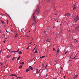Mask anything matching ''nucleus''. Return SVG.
<instances>
[{"label": "nucleus", "instance_id": "nucleus-60", "mask_svg": "<svg viewBox=\"0 0 79 79\" xmlns=\"http://www.w3.org/2000/svg\"><path fill=\"white\" fill-rule=\"evenodd\" d=\"M69 79H71V78H70Z\"/></svg>", "mask_w": 79, "mask_h": 79}, {"label": "nucleus", "instance_id": "nucleus-17", "mask_svg": "<svg viewBox=\"0 0 79 79\" xmlns=\"http://www.w3.org/2000/svg\"><path fill=\"white\" fill-rule=\"evenodd\" d=\"M44 57H45V56H42V57H40V58H41V59H42V58H44Z\"/></svg>", "mask_w": 79, "mask_h": 79}, {"label": "nucleus", "instance_id": "nucleus-48", "mask_svg": "<svg viewBox=\"0 0 79 79\" xmlns=\"http://www.w3.org/2000/svg\"><path fill=\"white\" fill-rule=\"evenodd\" d=\"M55 15H57V14H55Z\"/></svg>", "mask_w": 79, "mask_h": 79}, {"label": "nucleus", "instance_id": "nucleus-36", "mask_svg": "<svg viewBox=\"0 0 79 79\" xmlns=\"http://www.w3.org/2000/svg\"><path fill=\"white\" fill-rule=\"evenodd\" d=\"M47 2H50V0H47Z\"/></svg>", "mask_w": 79, "mask_h": 79}, {"label": "nucleus", "instance_id": "nucleus-24", "mask_svg": "<svg viewBox=\"0 0 79 79\" xmlns=\"http://www.w3.org/2000/svg\"><path fill=\"white\" fill-rule=\"evenodd\" d=\"M18 78H19V79H21V78H22L20 77H18Z\"/></svg>", "mask_w": 79, "mask_h": 79}, {"label": "nucleus", "instance_id": "nucleus-16", "mask_svg": "<svg viewBox=\"0 0 79 79\" xmlns=\"http://www.w3.org/2000/svg\"><path fill=\"white\" fill-rule=\"evenodd\" d=\"M6 15H7V16H8L9 17V18H10V19H11V18L10 16H9V15H8L7 14H6Z\"/></svg>", "mask_w": 79, "mask_h": 79}, {"label": "nucleus", "instance_id": "nucleus-8", "mask_svg": "<svg viewBox=\"0 0 79 79\" xmlns=\"http://www.w3.org/2000/svg\"><path fill=\"white\" fill-rule=\"evenodd\" d=\"M24 62H20V64L21 65L24 64Z\"/></svg>", "mask_w": 79, "mask_h": 79}, {"label": "nucleus", "instance_id": "nucleus-21", "mask_svg": "<svg viewBox=\"0 0 79 79\" xmlns=\"http://www.w3.org/2000/svg\"><path fill=\"white\" fill-rule=\"evenodd\" d=\"M29 47H30V46H29L27 48H26V50H28L29 48Z\"/></svg>", "mask_w": 79, "mask_h": 79}, {"label": "nucleus", "instance_id": "nucleus-42", "mask_svg": "<svg viewBox=\"0 0 79 79\" xmlns=\"http://www.w3.org/2000/svg\"><path fill=\"white\" fill-rule=\"evenodd\" d=\"M77 58H79V57L78 58H76L75 59H76V60H77Z\"/></svg>", "mask_w": 79, "mask_h": 79}, {"label": "nucleus", "instance_id": "nucleus-1", "mask_svg": "<svg viewBox=\"0 0 79 79\" xmlns=\"http://www.w3.org/2000/svg\"><path fill=\"white\" fill-rule=\"evenodd\" d=\"M40 12V8H38L35 11L33 14V20L34 21L35 23H37V22L36 21V19L35 18V16H34V15L35 14V13H39Z\"/></svg>", "mask_w": 79, "mask_h": 79}, {"label": "nucleus", "instance_id": "nucleus-47", "mask_svg": "<svg viewBox=\"0 0 79 79\" xmlns=\"http://www.w3.org/2000/svg\"><path fill=\"white\" fill-rule=\"evenodd\" d=\"M3 35H2V37H3Z\"/></svg>", "mask_w": 79, "mask_h": 79}, {"label": "nucleus", "instance_id": "nucleus-55", "mask_svg": "<svg viewBox=\"0 0 79 79\" xmlns=\"http://www.w3.org/2000/svg\"><path fill=\"white\" fill-rule=\"evenodd\" d=\"M54 27H53V28H54Z\"/></svg>", "mask_w": 79, "mask_h": 79}, {"label": "nucleus", "instance_id": "nucleus-11", "mask_svg": "<svg viewBox=\"0 0 79 79\" xmlns=\"http://www.w3.org/2000/svg\"><path fill=\"white\" fill-rule=\"evenodd\" d=\"M23 68V65H20L19 66V69H21Z\"/></svg>", "mask_w": 79, "mask_h": 79}, {"label": "nucleus", "instance_id": "nucleus-37", "mask_svg": "<svg viewBox=\"0 0 79 79\" xmlns=\"http://www.w3.org/2000/svg\"><path fill=\"white\" fill-rule=\"evenodd\" d=\"M40 70L38 72V73H39V72H40Z\"/></svg>", "mask_w": 79, "mask_h": 79}, {"label": "nucleus", "instance_id": "nucleus-44", "mask_svg": "<svg viewBox=\"0 0 79 79\" xmlns=\"http://www.w3.org/2000/svg\"><path fill=\"white\" fill-rule=\"evenodd\" d=\"M61 69H63V67H61Z\"/></svg>", "mask_w": 79, "mask_h": 79}, {"label": "nucleus", "instance_id": "nucleus-26", "mask_svg": "<svg viewBox=\"0 0 79 79\" xmlns=\"http://www.w3.org/2000/svg\"><path fill=\"white\" fill-rule=\"evenodd\" d=\"M68 51H67L65 52V54H66L67 53H68Z\"/></svg>", "mask_w": 79, "mask_h": 79}, {"label": "nucleus", "instance_id": "nucleus-10", "mask_svg": "<svg viewBox=\"0 0 79 79\" xmlns=\"http://www.w3.org/2000/svg\"><path fill=\"white\" fill-rule=\"evenodd\" d=\"M77 76H78V75H75V77H74L73 78L76 79V77H77Z\"/></svg>", "mask_w": 79, "mask_h": 79}, {"label": "nucleus", "instance_id": "nucleus-43", "mask_svg": "<svg viewBox=\"0 0 79 79\" xmlns=\"http://www.w3.org/2000/svg\"><path fill=\"white\" fill-rule=\"evenodd\" d=\"M47 74H46V77H47Z\"/></svg>", "mask_w": 79, "mask_h": 79}, {"label": "nucleus", "instance_id": "nucleus-9", "mask_svg": "<svg viewBox=\"0 0 79 79\" xmlns=\"http://www.w3.org/2000/svg\"><path fill=\"white\" fill-rule=\"evenodd\" d=\"M19 50L18 49L17 51H16L15 52L13 51V52H14V53H15V52H19Z\"/></svg>", "mask_w": 79, "mask_h": 79}, {"label": "nucleus", "instance_id": "nucleus-3", "mask_svg": "<svg viewBox=\"0 0 79 79\" xmlns=\"http://www.w3.org/2000/svg\"><path fill=\"white\" fill-rule=\"evenodd\" d=\"M77 20H79V17H78V18H76L74 19V22H75V23H76Z\"/></svg>", "mask_w": 79, "mask_h": 79}, {"label": "nucleus", "instance_id": "nucleus-41", "mask_svg": "<svg viewBox=\"0 0 79 79\" xmlns=\"http://www.w3.org/2000/svg\"><path fill=\"white\" fill-rule=\"evenodd\" d=\"M14 58L15 59V58H16V57H14Z\"/></svg>", "mask_w": 79, "mask_h": 79}, {"label": "nucleus", "instance_id": "nucleus-14", "mask_svg": "<svg viewBox=\"0 0 79 79\" xmlns=\"http://www.w3.org/2000/svg\"><path fill=\"white\" fill-rule=\"evenodd\" d=\"M59 50H60V48H59L58 49L57 51V53H58V54L59 53Z\"/></svg>", "mask_w": 79, "mask_h": 79}, {"label": "nucleus", "instance_id": "nucleus-18", "mask_svg": "<svg viewBox=\"0 0 79 79\" xmlns=\"http://www.w3.org/2000/svg\"><path fill=\"white\" fill-rule=\"evenodd\" d=\"M35 53H37V50H36L35 52H34Z\"/></svg>", "mask_w": 79, "mask_h": 79}, {"label": "nucleus", "instance_id": "nucleus-7", "mask_svg": "<svg viewBox=\"0 0 79 79\" xmlns=\"http://www.w3.org/2000/svg\"><path fill=\"white\" fill-rule=\"evenodd\" d=\"M29 68L30 69H31V70H33V68H32V67L31 66H29Z\"/></svg>", "mask_w": 79, "mask_h": 79}, {"label": "nucleus", "instance_id": "nucleus-59", "mask_svg": "<svg viewBox=\"0 0 79 79\" xmlns=\"http://www.w3.org/2000/svg\"><path fill=\"white\" fill-rule=\"evenodd\" d=\"M74 40H76V39H74Z\"/></svg>", "mask_w": 79, "mask_h": 79}, {"label": "nucleus", "instance_id": "nucleus-19", "mask_svg": "<svg viewBox=\"0 0 79 79\" xmlns=\"http://www.w3.org/2000/svg\"><path fill=\"white\" fill-rule=\"evenodd\" d=\"M19 54H21V53H22V52H21V51H19Z\"/></svg>", "mask_w": 79, "mask_h": 79}, {"label": "nucleus", "instance_id": "nucleus-61", "mask_svg": "<svg viewBox=\"0 0 79 79\" xmlns=\"http://www.w3.org/2000/svg\"><path fill=\"white\" fill-rule=\"evenodd\" d=\"M60 73H61V71H60Z\"/></svg>", "mask_w": 79, "mask_h": 79}, {"label": "nucleus", "instance_id": "nucleus-2", "mask_svg": "<svg viewBox=\"0 0 79 79\" xmlns=\"http://www.w3.org/2000/svg\"><path fill=\"white\" fill-rule=\"evenodd\" d=\"M64 15L66 16V17H68V18H69V17H70V16H71L70 14L68 13H66Z\"/></svg>", "mask_w": 79, "mask_h": 79}, {"label": "nucleus", "instance_id": "nucleus-64", "mask_svg": "<svg viewBox=\"0 0 79 79\" xmlns=\"http://www.w3.org/2000/svg\"><path fill=\"white\" fill-rule=\"evenodd\" d=\"M78 47H79V46H78Z\"/></svg>", "mask_w": 79, "mask_h": 79}, {"label": "nucleus", "instance_id": "nucleus-40", "mask_svg": "<svg viewBox=\"0 0 79 79\" xmlns=\"http://www.w3.org/2000/svg\"><path fill=\"white\" fill-rule=\"evenodd\" d=\"M68 31H69H69H70V30L69 29H68Z\"/></svg>", "mask_w": 79, "mask_h": 79}, {"label": "nucleus", "instance_id": "nucleus-35", "mask_svg": "<svg viewBox=\"0 0 79 79\" xmlns=\"http://www.w3.org/2000/svg\"><path fill=\"white\" fill-rule=\"evenodd\" d=\"M7 24H8V20H7Z\"/></svg>", "mask_w": 79, "mask_h": 79}, {"label": "nucleus", "instance_id": "nucleus-62", "mask_svg": "<svg viewBox=\"0 0 79 79\" xmlns=\"http://www.w3.org/2000/svg\"><path fill=\"white\" fill-rule=\"evenodd\" d=\"M3 37H4L3 36V37H2V38H3Z\"/></svg>", "mask_w": 79, "mask_h": 79}, {"label": "nucleus", "instance_id": "nucleus-54", "mask_svg": "<svg viewBox=\"0 0 79 79\" xmlns=\"http://www.w3.org/2000/svg\"><path fill=\"white\" fill-rule=\"evenodd\" d=\"M31 32V31H29V32Z\"/></svg>", "mask_w": 79, "mask_h": 79}, {"label": "nucleus", "instance_id": "nucleus-46", "mask_svg": "<svg viewBox=\"0 0 79 79\" xmlns=\"http://www.w3.org/2000/svg\"><path fill=\"white\" fill-rule=\"evenodd\" d=\"M5 39H7V38H5Z\"/></svg>", "mask_w": 79, "mask_h": 79}, {"label": "nucleus", "instance_id": "nucleus-32", "mask_svg": "<svg viewBox=\"0 0 79 79\" xmlns=\"http://www.w3.org/2000/svg\"><path fill=\"white\" fill-rule=\"evenodd\" d=\"M75 29H78V28L77 27H76L75 28Z\"/></svg>", "mask_w": 79, "mask_h": 79}, {"label": "nucleus", "instance_id": "nucleus-39", "mask_svg": "<svg viewBox=\"0 0 79 79\" xmlns=\"http://www.w3.org/2000/svg\"><path fill=\"white\" fill-rule=\"evenodd\" d=\"M32 43V42H31V43H29V44H31Z\"/></svg>", "mask_w": 79, "mask_h": 79}, {"label": "nucleus", "instance_id": "nucleus-34", "mask_svg": "<svg viewBox=\"0 0 79 79\" xmlns=\"http://www.w3.org/2000/svg\"><path fill=\"white\" fill-rule=\"evenodd\" d=\"M53 51H55V48H53Z\"/></svg>", "mask_w": 79, "mask_h": 79}, {"label": "nucleus", "instance_id": "nucleus-63", "mask_svg": "<svg viewBox=\"0 0 79 79\" xmlns=\"http://www.w3.org/2000/svg\"><path fill=\"white\" fill-rule=\"evenodd\" d=\"M32 40H31V41H32Z\"/></svg>", "mask_w": 79, "mask_h": 79}, {"label": "nucleus", "instance_id": "nucleus-25", "mask_svg": "<svg viewBox=\"0 0 79 79\" xmlns=\"http://www.w3.org/2000/svg\"><path fill=\"white\" fill-rule=\"evenodd\" d=\"M7 50H8V51H11V49H7Z\"/></svg>", "mask_w": 79, "mask_h": 79}, {"label": "nucleus", "instance_id": "nucleus-53", "mask_svg": "<svg viewBox=\"0 0 79 79\" xmlns=\"http://www.w3.org/2000/svg\"><path fill=\"white\" fill-rule=\"evenodd\" d=\"M28 45H29L30 44H29H29H27Z\"/></svg>", "mask_w": 79, "mask_h": 79}, {"label": "nucleus", "instance_id": "nucleus-51", "mask_svg": "<svg viewBox=\"0 0 79 79\" xmlns=\"http://www.w3.org/2000/svg\"><path fill=\"white\" fill-rule=\"evenodd\" d=\"M47 65H46V67H47Z\"/></svg>", "mask_w": 79, "mask_h": 79}, {"label": "nucleus", "instance_id": "nucleus-4", "mask_svg": "<svg viewBox=\"0 0 79 79\" xmlns=\"http://www.w3.org/2000/svg\"><path fill=\"white\" fill-rule=\"evenodd\" d=\"M10 76H15V77H17V75H16L15 74H12L10 75Z\"/></svg>", "mask_w": 79, "mask_h": 79}, {"label": "nucleus", "instance_id": "nucleus-13", "mask_svg": "<svg viewBox=\"0 0 79 79\" xmlns=\"http://www.w3.org/2000/svg\"><path fill=\"white\" fill-rule=\"evenodd\" d=\"M20 58V56H19L17 59V61H18L19 60Z\"/></svg>", "mask_w": 79, "mask_h": 79}, {"label": "nucleus", "instance_id": "nucleus-12", "mask_svg": "<svg viewBox=\"0 0 79 79\" xmlns=\"http://www.w3.org/2000/svg\"><path fill=\"white\" fill-rule=\"evenodd\" d=\"M49 40V39H47V40H46V42H50V41H48Z\"/></svg>", "mask_w": 79, "mask_h": 79}, {"label": "nucleus", "instance_id": "nucleus-22", "mask_svg": "<svg viewBox=\"0 0 79 79\" xmlns=\"http://www.w3.org/2000/svg\"><path fill=\"white\" fill-rule=\"evenodd\" d=\"M10 56H6V58H10Z\"/></svg>", "mask_w": 79, "mask_h": 79}, {"label": "nucleus", "instance_id": "nucleus-29", "mask_svg": "<svg viewBox=\"0 0 79 79\" xmlns=\"http://www.w3.org/2000/svg\"><path fill=\"white\" fill-rule=\"evenodd\" d=\"M6 32H8V33H10V32L9 31H7V30H6Z\"/></svg>", "mask_w": 79, "mask_h": 79}, {"label": "nucleus", "instance_id": "nucleus-27", "mask_svg": "<svg viewBox=\"0 0 79 79\" xmlns=\"http://www.w3.org/2000/svg\"><path fill=\"white\" fill-rule=\"evenodd\" d=\"M38 69H36V72H37V73H38Z\"/></svg>", "mask_w": 79, "mask_h": 79}, {"label": "nucleus", "instance_id": "nucleus-33", "mask_svg": "<svg viewBox=\"0 0 79 79\" xmlns=\"http://www.w3.org/2000/svg\"><path fill=\"white\" fill-rule=\"evenodd\" d=\"M76 56H75L73 58V59H74V58H76Z\"/></svg>", "mask_w": 79, "mask_h": 79}, {"label": "nucleus", "instance_id": "nucleus-5", "mask_svg": "<svg viewBox=\"0 0 79 79\" xmlns=\"http://www.w3.org/2000/svg\"><path fill=\"white\" fill-rule=\"evenodd\" d=\"M77 8V6H76V4H75L74 5V7L73 8V10H75V9H76Z\"/></svg>", "mask_w": 79, "mask_h": 79}, {"label": "nucleus", "instance_id": "nucleus-57", "mask_svg": "<svg viewBox=\"0 0 79 79\" xmlns=\"http://www.w3.org/2000/svg\"><path fill=\"white\" fill-rule=\"evenodd\" d=\"M69 61H71V60H69Z\"/></svg>", "mask_w": 79, "mask_h": 79}, {"label": "nucleus", "instance_id": "nucleus-49", "mask_svg": "<svg viewBox=\"0 0 79 79\" xmlns=\"http://www.w3.org/2000/svg\"><path fill=\"white\" fill-rule=\"evenodd\" d=\"M11 31H12V32H13V30H11Z\"/></svg>", "mask_w": 79, "mask_h": 79}, {"label": "nucleus", "instance_id": "nucleus-58", "mask_svg": "<svg viewBox=\"0 0 79 79\" xmlns=\"http://www.w3.org/2000/svg\"><path fill=\"white\" fill-rule=\"evenodd\" d=\"M55 79H56V78H55Z\"/></svg>", "mask_w": 79, "mask_h": 79}, {"label": "nucleus", "instance_id": "nucleus-30", "mask_svg": "<svg viewBox=\"0 0 79 79\" xmlns=\"http://www.w3.org/2000/svg\"><path fill=\"white\" fill-rule=\"evenodd\" d=\"M15 60V59L14 58H13L12 59V61H13V60Z\"/></svg>", "mask_w": 79, "mask_h": 79}, {"label": "nucleus", "instance_id": "nucleus-56", "mask_svg": "<svg viewBox=\"0 0 79 79\" xmlns=\"http://www.w3.org/2000/svg\"><path fill=\"white\" fill-rule=\"evenodd\" d=\"M12 79H14V78H12Z\"/></svg>", "mask_w": 79, "mask_h": 79}, {"label": "nucleus", "instance_id": "nucleus-38", "mask_svg": "<svg viewBox=\"0 0 79 79\" xmlns=\"http://www.w3.org/2000/svg\"><path fill=\"white\" fill-rule=\"evenodd\" d=\"M3 42H4V43H5V41H3Z\"/></svg>", "mask_w": 79, "mask_h": 79}, {"label": "nucleus", "instance_id": "nucleus-52", "mask_svg": "<svg viewBox=\"0 0 79 79\" xmlns=\"http://www.w3.org/2000/svg\"><path fill=\"white\" fill-rule=\"evenodd\" d=\"M32 24H34V22Z\"/></svg>", "mask_w": 79, "mask_h": 79}, {"label": "nucleus", "instance_id": "nucleus-31", "mask_svg": "<svg viewBox=\"0 0 79 79\" xmlns=\"http://www.w3.org/2000/svg\"><path fill=\"white\" fill-rule=\"evenodd\" d=\"M2 49H1V50L0 51V53H2Z\"/></svg>", "mask_w": 79, "mask_h": 79}, {"label": "nucleus", "instance_id": "nucleus-20", "mask_svg": "<svg viewBox=\"0 0 79 79\" xmlns=\"http://www.w3.org/2000/svg\"><path fill=\"white\" fill-rule=\"evenodd\" d=\"M1 22H2V23H3V24H5V23H4L3 21L2 20L1 21Z\"/></svg>", "mask_w": 79, "mask_h": 79}, {"label": "nucleus", "instance_id": "nucleus-15", "mask_svg": "<svg viewBox=\"0 0 79 79\" xmlns=\"http://www.w3.org/2000/svg\"><path fill=\"white\" fill-rule=\"evenodd\" d=\"M15 35H15V37H17L18 36V34L16 33Z\"/></svg>", "mask_w": 79, "mask_h": 79}, {"label": "nucleus", "instance_id": "nucleus-6", "mask_svg": "<svg viewBox=\"0 0 79 79\" xmlns=\"http://www.w3.org/2000/svg\"><path fill=\"white\" fill-rule=\"evenodd\" d=\"M30 71V69H27L26 70V72H29Z\"/></svg>", "mask_w": 79, "mask_h": 79}, {"label": "nucleus", "instance_id": "nucleus-45", "mask_svg": "<svg viewBox=\"0 0 79 79\" xmlns=\"http://www.w3.org/2000/svg\"><path fill=\"white\" fill-rule=\"evenodd\" d=\"M2 31L1 30H0V32H1V31Z\"/></svg>", "mask_w": 79, "mask_h": 79}, {"label": "nucleus", "instance_id": "nucleus-50", "mask_svg": "<svg viewBox=\"0 0 79 79\" xmlns=\"http://www.w3.org/2000/svg\"><path fill=\"white\" fill-rule=\"evenodd\" d=\"M64 78H65V76H64Z\"/></svg>", "mask_w": 79, "mask_h": 79}, {"label": "nucleus", "instance_id": "nucleus-28", "mask_svg": "<svg viewBox=\"0 0 79 79\" xmlns=\"http://www.w3.org/2000/svg\"><path fill=\"white\" fill-rule=\"evenodd\" d=\"M4 37V36H5V34H3L2 35Z\"/></svg>", "mask_w": 79, "mask_h": 79}, {"label": "nucleus", "instance_id": "nucleus-23", "mask_svg": "<svg viewBox=\"0 0 79 79\" xmlns=\"http://www.w3.org/2000/svg\"><path fill=\"white\" fill-rule=\"evenodd\" d=\"M35 48H36V47H35V48L33 49V50L32 51V52H34V50H35Z\"/></svg>", "mask_w": 79, "mask_h": 79}]
</instances>
